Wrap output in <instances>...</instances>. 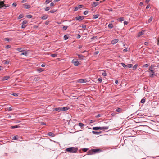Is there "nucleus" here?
I'll use <instances>...</instances> for the list:
<instances>
[{
    "label": "nucleus",
    "mask_w": 159,
    "mask_h": 159,
    "mask_svg": "<svg viewBox=\"0 0 159 159\" xmlns=\"http://www.w3.org/2000/svg\"><path fill=\"white\" fill-rule=\"evenodd\" d=\"M78 148L76 147H69L66 149V151L70 153H75L78 151Z\"/></svg>",
    "instance_id": "1"
},
{
    "label": "nucleus",
    "mask_w": 159,
    "mask_h": 159,
    "mask_svg": "<svg viewBox=\"0 0 159 159\" xmlns=\"http://www.w3.org/2000/svg\"><path fill=\"white\" fill-rule=\"evenodd\" d=\"M5 1H0V8H1L2 7H5L4 8H6V7H8L10 6L8 4H4Z\"/></svg>",
    "instance_id": "2"
},
{
    "label": "nucleus",
    "mask_w": 159,
    "mask_h": 159,
    "mask_svg": "<svg viewBox=\"0 0 159 159\" xmlns=\"http://www.w3.org/2000/svg\"><path fill=\"white\" fill-rule=\"evenodd\" d=\"M102 151V150L99 148L93 149V152L94 154L100 153Z\"/></svg>",
    "instance_id": "3"
},
{
    "label": "nucleus",
    "mask_w": 159,
    "mask_h": 159,
    "mask_svg": "<svg viewBox=\"0 0 159 159\" xmlns=\"http://www.w3.org/2000/svg\"><path fill=\"white\" fill-rule=\"evenodd\" d=\"M72 63L75 66H77L80 65V63L76 59H73L72 61Z\"/></svg>",
    "instance_id": "4"
},
{
    "label": "nucleus",
    "mask_w": 159,
    "mask_h": 159,
    "mask_svg": "<svg viewBox=\"0 0 159 159\" xmlns=\"http://www.w3.org/2000/svg\"><path fill=\"white\" fill-rule=\"evenodd\" d=\"M87 80L86 79H80L78 80V82L79 83H84L87 82Z\"/></svg>",
    "instance_id": "5"
},
{
    "label": "nucleus",
    "mask_w": 159,
    "mask_h": 159,
    "mask_svg": "<svg viewBox=\"0 0 159 159\" xmlns=\"http://www.w3.org/2000/svg\"><path fill=\"white\" fill-rule=\"evenodd\" d=\"M84 16H80L78 17H76L75 18V19L76 20H78L80 21H81L82 20L84 19Z\"/></svg>",
    "instance_id": "6"
},
{
    "label": "nucleus",
    "mask_w": 159,
    "mask_h": 159,
    "mask_svg": "<svg viewBox=\"0 0 159 159\" xmlns=\"http://www.w3.org/2000/svg\"><path fill=\"white\" fill-rule=\"evenodd\" d=\"M145 31V30H143L142 31L138 33V37H139L140 36L143 35L144 34V32Z\"/></svg>",
    "instance_id": "7"
},
{
    "label": "nucleus",
    "mask_w": 159,
    "mask_h": 159,
    "mask_svg": "<svg viewBox=\"0 0 159 159\" xmlns=\"http://www.w3.org/2000/svg\"><path fill=\"white\" fill-rule=\"evenodd\" d=\"M154 75H155V72L153 70H152L151 71H150V73H149V76H150V77H151V78H152L154 76Z\"/></svg>",
    "instance_id": "8"
},
{
    "label": "nucleus",
    "mask_w": 159,
    "mask_h": 159,
    "mask_svg": "<svg viewBox=\"0 0 159 159\" xmlns=\"http://www.w3.org/2000/svg\"><path fill=\"white\" fill-rule=\"evenodd\" d=\"M92 133L94 134L100 135L101 134V132L100 131L98 132V131H92Z\"/></svg>",
    "instance_id": "9"
},
{
    "label": "nucleus",
    "mask_w": 159,
    "mask_h": 159,
    "mask_svg": "<svg viewBox=\"0 0 159 159\" xmlns=\"http://www.w3.org/2000/svg\"><path fill=\"white\" fill-rule=\"evenodd\" d=\"M118 39H114L112 40L111 41V43L112 44H115L116 43H117L118 42Z\"/></svg>",
    "instance_id": "10"
},
{
    "label": "nucleus",
    "mask_w": 159,
    "mask_h": 159,
    "mask_svg": "<svg viewBox=\"0 0 159 159\" xmlns=\"http://www.w3.org/2000/svg\"><path fill=\"white\" fill-rule=\"evenodd\" d=\"M77 125H78L80 126L81 128V129H83V127L84 125L82 123H79L78 124H77ZM76 124L75 125L76 126Z\"/></svg>",
    "instance_id": "11"
},
{
    "label": "nucleus",
    "mask_w": 159,
    "mask_h": 159,
    "mask_svg": "<svg viewBox=\"0 0 159 159\" xmlns=\"http://www.w3.org/2000/svg\"><path fill=\"white\" fill-rule=\"evenodd\" d=\"M48 135L51 137H54L55 136V134L54 133L52 132L48 133Z\"/></svg>",
    "instance_id": "12"
},
{
    "label": "nucleus",
    "mask_w": 159,
    "mask_h": 159,
    "mask_svg": "<svg viewBox=\"0 0 159 159\" xmlns=\"http://www.w3.org/2000/svg\"><path fill=\"white\" fill-rule=\"evenodd\" d=\"M10 78V77L8 76H5L3 77L2 79V81H5L8 79Z\"/></svg>",
    "instance_id": "13"
},
{
    "label": "nucleus",
    "mask_w": 159,
    "mask_h": 159,
    "mask_svg": "<svg viewBox=\"0 0 159 159\" xmlns=\"http://www.w3.org/2000/svg\"><path fill=\"white\" fill-rule=\"evenodd\" d=\"M78 56V58L80 60H83L84 59V57H85V56L81 54H77Z\"/></svg>",
    "instance_id": "14"
},
{
    "label": "nucleus",
    "mask_w": 159,
    "mask_h": 159,
    "mask_svg": "<svg viewBox=\"0 0 159 159\" xmlns=\"http://www.w3.org/2000/svg\"><path fill=\"white\" fill-rule=\"evenodd\" d=\"M93 154H94V153H93V149L89 150L87 152L88 155H92Z\"/></svg>",
    "instance_id": "15"
},
{
    "label": "nucleus",
    "mask_w": 159,
    "mask_h": 159,
    "mask_svg": "<svg viewBox=\"0 0 159 159\" xmlns=\"http://www.w3.org/2000/svg\"><path fill=\"white\" fill-rule=\"evenodd\" d=\"M13 139H22L23 138L18 135H16L13 137Z\"/></svg>",
    "instance_id": "16"
},
{
    "label": "nucleus",
    "mask_w": 159,
    "mask_h": 159,
    "mask_svg": "<svg viewBox=\"0 0 159 159\" xmlns=\"http://www.w3.org/2000/svg\"><path fill=\"white\" fill-rule=\"evenodd\" d=\"M23 6L25 7V8L26 9H29L31 7V6L30 5L26 4H24Z\"/></svg>",
    "instance_id": "17"
},
{
    "label": "nucleus",
    "mask_w": 159,
    "mask_h": 159,
    "mask_svg": "<svg viewBox=\"0 0 159 159\" xmlns=\"http://www.w3.org/2000/svg\"><path fill=\"white\" fill-rule=\"evenodd\" d=\"M101 128L100 127H93V129L95 130H101Z\"/></svg>",
    "instance_id": "18"
},
{
    "label": "nucleus",
    "mask_w": 159,
    "mask_h": 159,
    "mask_svg": "<svg viewBox=\"0 0 159 159\" xmlns=\"http://www.w3.org/2000/svg\"><path fill=\"white\" fill-rule=\"evenodd\" d=\"M61 111V107H58L55 108L54 110L53 111Z\"/></svg>",
    "instance_id": "19"
},
{
    "label": "nucleus",
    "mask_w": 159,
    "mask_h": 159,
    "mask_svg": "<svg viewBox=\"0 0 159 159\" xmlns=\"http://www.w3.org/2000/svg\"><path fill=\"white\" fill-rule=\"evenodd\" d=\"M99 2H95L93 3L92 6L93 7H95L98 5L99 4Z\"/></svg>",
    "instance_id": "20"
},
{
    "label": "nucleus",
    "mask_w": 159,
    "mask_h": 159,
    "mask_svg": "<svg viewBox=\"0 0 159 159\" xmlns=\"http://www.w3.org/2000/svg\"><path fill=\"white\" fill-rule=\"evenodd\" d=\"M101 130H107L108 129V126L102 127H101Z\"/></svg>",
    "instance_id": "21"
},
{
    "label": "nucleus",
    "mask_w": 159,
    "mask_h": 159,
    "mask_svg": "<svg viewBox=\"0 0 159 159\" xmlns=\"http://www.w3.org/2000/svg\"><path fill=\"white\" fill-rule=\"evenodd\" d=\"M118 21L121 22L124 20V17H120L117 19Z\"/></svg>",
    "instance_id": "22"
},
{
    "label": "nucleus",
    "mask_w": 159,
    "mask_h": 159,
    "mask_svg": "<svg viewBox=\"0 0 159 159\" xmlns=\"http://www.w3.org/2000/svg\"><path fill=\"white\" fill-rule=\"evenodd\" d=\"M153 67L154 66L152 65L151 66L149 67V70H147V71L149 72V70L150 71L153 70L152 69L153 68Z\"/></svg>",
    "instance_id": "23"
},
{
    "label": "nucleus",
    "mask_w": 159,
    "mask_h": 159,
    "mask_svg": "<svg viewBox=\"0 0 159 159\" xmlns=\"http://www.w3.org/2000/svg\"><path fill=\"white\" fill-rule=\"evenodd\" d=\"M16 50L17 51L20 52H22L23 51V48H17Z\"/></svg>",
    "instance_id": "24"
},
{
    "label": "nucleus",
    "mask_w": 159,
    "mask_h": 159,
    "mask_svg": "<svg viewBox=\"0 0 159 159\" xmlns=\"http://www.w3.org/2000/svg\"><path fill=\"white\" fill-rule=\"evenodd\" d=\"M19 126L18 125H14V126H12L11 127V128L12 129L16 128H19Z\"/></svg>",
    "instance_id": "25"
},
{
    "label": "nucleus",
    "mask_w": 159,
    "mask_h": 159,
    "mask_svg": "<svg viewBox=\"0 0 159 159\" xmlns=\"http://www.w3.org/2000/svg\"><path fill=\"white\" fill-rule=\"evenodd\" d=\"M99 16V15L98 14L94 15L93 16V18L95 19H96L98 18Z\"/></svg>",
    "instance_id": "26"
},
{
    "label": "nucleus",
    "mask_w": 159,
    "mask_h": 159,
    "mask_svg": "<svg viewBox=\"0 0 159 159\" xmlns=\"http://www.w3.org/2000/svg\"><path fill=\"white\" fill-rule=\"evenodd\" d=\"M48 18L47 15H45L41 17V19L43 20H46Z\"/></svg>",
    "instance_id": "27"
},
{
    "label": "nucleus",
    "mask_w": 159,
    "mask_h": 159,
    "mask_svg": "<svg viewBox=\"0 0 159 159\" xmlns=\"http://www.w3.org/2000/svg\"><path fill=\"white\" fill-rule=\"evenodd\" d=\"M4 40L6 41H11V39L9 38H6L4 39Z\"/></svg>",
    "instance_id": "28"
},
{
    "label": "nucleus",
    "mask_w": 159,
    "mask_h": 159,
    "mask_svg": "<svg viewBox=\"0 0 159 159\" xmlns=\"http://www.w3.org/2000/svg\"><path fill=\"white\" fill-rule=\"evenodd\" d=\"M121 65L125 69L127 68V65H125V63H121Z\"/></svg>",
    "instance_id": "29"
},
{
    "label": "nucleus",
    "mask_w": 159,
    "mask_h": 159,
    "mask_svg": "<svg viewBox=\"0 0 159 159\" xmlns=\"http://www.w3.org/2000/svg\"><path fill=\"white\" fill-rule=\"evenodd\" d=\"M68 109V108L66 107H61V111H66Z\"/></svg>",
    "instance_id": "30"
},
{
    "label": "nucleus",
    "mask_w": 159,
    "mask_h": 159,
    "mask_svg": "<svg viewBox=\"0 0 159 159\" xmlns=\"http://www.w3.org/2000/svg\"><path fill=\"white\" fill-rule=\"evenodd\" d=\"M108 27L110 29H112L113 28V25L112 24L110 23L108 25Z\"/></svg>",
    "instance_id": "31"
},
{
    "label": "nucleus",
    "mask_w": 159,
    "mask_h": 159,
    "mask_svg": "<svg viewBox=\"0 0 159 159\" xmlns=\"http://www.w3.org/2000/svg\"><path fill=\"white\" fill-rule=\"evenodd\" d=\"M57 10H55V9H53L52 10L50 11L49 12H48V13H53L56 12Z\"/></svg>",
    "instance_id": "32"
},
{
    "label": "nucleus",
    "mask_w": 159,
    "mask_h": 159,
    "mask_svg": "<svg viewBox=\"0 0 159 159\" xmlns=\"http://www.w3.org/2000/svg\"><path fill=\"white\" fill-rule=\"evenodd\" d=\"M133 65L131 64H129L127 65V68H129L132 67Z\"/></svg>",
    "instance_id": "33"
},
{
    "label": "nucleus",
    "mask_w": 159,
    "mask_h": 159,
    "mask_svg": "<svg viewBox=\"0 0 159 159\" xmlns=\"http://www.w3.org/2000/svg\"><path fill=\"white\" fill-rule=\"evenodd\" d=\"M138 66V64H135V65L134 66H133V69L134 70H135L137 69V67Z\"/></svg>",
    "instance_id": "34"
},
{
    "label": "nucleus",
    "mask_w": 159,
    "mask_h": 159,
    "mask_svg": "<svg viewBox=\"0 0 159 159\" xmlns=\"http://www.w3.org/2000/svg\"><path fill=\"white\" fill-rule=\"evenodd\" d=\"M39 79L40 78L39 77H35L34 78V80L35 81H37L39 80Z\"/></svg>",
    "instance_id": "35"
},
{
    "label": "nucleus",
    "mask_w": 159,
    "mask_h": 159,
    "mask_svg": "<svg viewBox=\"0 0 159 159\" xmlns=\"http://www.w3.org/2000/svg\"><path fill=\"white\" fill-rule=\"evenodd\" d=\"M43 69L42 68H39L37 70V71L39 73L42 72L43 71Z\"/></svg>",
    "instance_id": "36"
},
{
    "label": "nucleus",
    "mask_w": 159,
    "mask_h": 159,
    "mask_svg": "<svg viewBox=\"0 0 159 159\" xmlns=\"http://www.w3.org/2000/svg\"><path fill=\"white\" fill-rule=\"evenodd\" d=\"M27 52L25 51V52H23V53H22L21 54V55H24L25 56H27Z\"/></svg>",
    "instance_id": "37"
},
{
    "label": "nucleus",
    "mask_w": 159,
    "mask_h": 159,
    "mask_svg": "<svg viewBox=\"0 0 159 159\" xmlns=\"http://www.w3.org/2000/svg\"><path fill=\"white\" fill-rule=\"evenodd\" d=\"M26 17L28 18H32V16L31 15H26Z\"/></svg>",
    "instance_id": "38"
},
{
    "label": "nucleus",
    "mask_w": 159,
    "mask_h": 159,
    "mask_svg": "<svg viewBox=\"0 0 159 159\" xmlns=\"http://www.w3.org/2000/svg\"><path fill=\"white\" fill-rule=\"evenodd\" d=\"M121 111L122 109L121 108H118L116 110V111L117 112H121Z\"/></svg>",
    "instance_id": "39"
},
{
    "label": "nucleus",
    "mask_w": 159,
    "mask_h": 159,
    "mask_svg": "<svg viewBox=\"0 0 159 159\" xmlns=\"http://www.w3.org/2000/svg\"><path fill=\"white\" fill-rule=\"evenodd\" d=\"M149 66V65L148 64H145L144 65H143V67H148Z\"/></svg>",
    "instance_id": "40"
},
{
    "label": "nucleus",
    "mask_w": 159,
    "mask_h": 159,
    "mask_svg": "<svg viewBox=\"0 0 159 159\" xmlns=\"http://www.w3.org/2000/svg\"><path fill=\"white\" fill-rule=\"evenodd\" d=\"M145 102V100L144 98H143L141 99L140 102L141 103H144Z\"/></svg>",
    "instance_id": "41"
},
{
    "label": "nucleus",
    "mask_w": 159,
    "mask_h": 159,
    "mask_svg": "<svg viewBox=\"0 0 159 159\" xmlns=\"http://www.w3.org/2000/svg\"><path fill=\"white\" fill-rule=\"evenodd\" d=\"M23 17V16L22 14H20L19 15L18 17V19H20Z\"/></svg>",
    "instance_id": "42"
},
{
    "label": "nucleus",
    "mask_w": 159,
    "mask_h": 159,
    "mask_svg": "<svg viewBox=\"0 0 159 159\" xmlns=\"http://www.w3.org/2000/svg\"><path fill=\"white\" fill-rule=\"evenodd\" d=\"M52 0H46L45 3L46 4H48Z\"/></svg>",
    "instance_id": "43"
},
{
    "label": "nucleus",
    "mask_w": 159,
    "mask_h": 159,
    "mask_svg": "<svg viewBox=\"0 0 159 159\" xmlns=\"http://www.w3.org/2000/svg\"><path fill=\"white\" fill-rule=\"evenodd\" d=\"M68 38V37L67 35H65L64 36V39L65 40H67Z\"/></svg>",
    "instance_id": "44"
},
{
    "label": "nucleus",
    "mask_w": 159,
    "mask_h": 159,
    "mask_svg": "<svg viewBox=\"0 0 159 159\" xmlns=\"http://www.w3.org/2000/svg\"><path fill=\"white\" fill-rule=\"evenodd\" d=\"M50 7H47L45 9V11H48L50 10Z\"/></svg>",
    "instance_id": "45"
},
{
    "label": "nucleus",
    "mask_w": 159,
    "mask_h": 159,
    "mask_svg": "<svg viewBox=\"0 0 159 159\" xmlns=\"http://www.w3.org/2000/svg\"><path fill=\"white\" fill-rule=\"evenodd\" d=\"M153 19V17L152 16L148 20V21L149 23H150L151 21H152Z\"/></svg>",
    "instance_id": "46"
},
{
    "label": "nucleus",
    "mask_w": 159,
    "mask_h": 159,
    "mask_svg": "<svg viewBox=\"0 0 159 159\" xmlns=\"http://www.w3.org/2000/svg\"><path fill=\"white\" fill-rule=\"evenodd\" d=\"M88 150V148H84L82 149V151L84 152H86Z\"/></svg>",
    "instance_id": "47"
},
{
    "label": "nucleus",
    "mask_w": 159,
    "mask_h": 159,
    "mask_svg": "<svg viewBox=\"0 0 159 159\" xmlns=\"http://www.w3.org/2000/svg\"><path fill=\"white\" fill-rule=\"evenodd\" d=\"M12 95L15 96V97H17L18 95V93H13L11 94Z\"/></svg>",
    "instance_id": "48"
},
{
    "label": "nucleus",
    "mask_w": 159,
    "mask_h": 159,
    "mask_svg": "<svg viewBox=\"0 0 159 159\" xmlns=\"http://www.w3.org/2000/svg\"><path fill=\"white\" fill-rule=\"evenodd\" d=\"M68 28V26H64L63 27V29L65 30H66Z\"/></svg>",
    "instance_id": "49"
},
{
    "label": "nucleus",
    "mask_w": 159,
    "mask_h": 159,
    "mask_svg": "<svg viewBox=\"0 0 159 159\" xmlns=\"http://www.w3.org/2000/svg\"><path fill=\"white\" fill-rule=\"evenodd\" d=\"M26 25L25 24H22V25L21 26V27L22 28H25L26 27Z\"/></svg>",
    "instance_id": "50"
},
{
    "label": "nucleus",
    "mask_w": 159,
    "mask_h": 159,
    "mask_svg": "<svg viewBox=\"0 0 159 159\" xmlns=\"http://www.w3.org/2000/svg\"><path fill=\"white\" fill-rule=\"evenodd\" d=\"M51 57H54L57 56V54H52L51 55Z\"/></svg>",
    "instance_id": "51"
},
{
    "label": "nucleus",
    "mask_w": 159,
    "mask_h": 159,
    "mask_svg": "<svg viewBox=\"0 0 159 159\" xmlns=\"http://www.w3.org/2000/svg\"><path fill=\"white\" fill-rule=\"evenodd\" d=\"M27 21L26 20H25L23 21L22 24H23L26 25V24H27Z\"/></svg>",
    "instance_id": "52"
},
{
    "label": "nucleus",
    "mask_w": 159,
    "mask_h": 159,
    "mask_svg": "<svg viewBox=\"0 0 159 159\" xmlns=\"http://www.w3.org/2000/svg\"><path fill=\"white\" fill-rule=\"evenodd\" d=\"M88 12L89 11H85L84 12V14L85 15H87L88 14Z\"/></svg>",
    "instance_id": "53"
},
{
    "label": "nucleus",
    "mask_w": 159,
    "mask_h": 159,
    "mask_svg": "<svg viewBox=\"0 0 159 159\" xmlns=\"http://www.w3.org/2000/svg\"><path fill=\"white\" fill-rule=\"evenodd\" d=\"M11 47V46L10 45H8L6 46L5 48H10Z\"/></svg>",
    "instance_id": "54"
},
{
    "label": "nucleus",
    "mask_w": 159,
    "mask_h": 159,
    "mask_svg": "<svg viewBox=\"0 0 159 159\" xmlns=\"http://www.w3.org/2000/svg\"><path fill=\"white\" fill-rule=\"evenodd\" d=\"M102 75L104 76H106L107 75V74L105 72H104L102 73Z\"/></svg>",
    "instance_id": "55"
},
{
    "label": "nucleus",
    "mask_w": 159,
    "mask_h": 159,
    "mask_svg": "<svg viewBox=\"0 0 159 159\" xmlns=\"http://www.w3.org/2000/svg\"><path fill=\"white\" fill-rule=\"evenodd\" d=\"M83 7V5H79V6L77 7L78 9L79 8H81Z\"/></svg>",
    "instance_id": "56"
},
{
    "label": "nucleus",
    "mask_w": 159,
    "mask_h": 159,
    "mask_svg": "<svg viewBox=\"0 0 159 159\" xmlns=\"http://www.w3.org/2000/svg\"><path fill=\"white\" fill-rule=\"evenodd\" d=\"M82 27L83 28L85 29L86 28V25H82Z\"/></svg>",
    "instance_id": "57"
},
{
    "label": "nucleus",
    "mask_w": 159,
    "mask_h": 159,
    "mask_svg": "<svg viewBox=\"0 0 159 159\" xmlns=\"http://www.w3.org/2000/svg\"><path fill=\"white\" fill-rule=\"evenodd\" d=\"M16 5L17 4L16 3H13L12 4V6L14 7H16Z\"/></svg>",
    "instance_id": "58"
},
{
    "label": "nucleus",
    "mask_w": 159,
    "mask_h": 159,
    "mask_svg": "<svg viewBox=\"0 0 159 159\" xmlns=\"http://www.w3.org/2000/svg\"><path fill=\"white\" fill-rule=\"evenodd\" d=\"M98 80L100 82H101L102 81V79L101 78H99L98 79Z\"/></svg>",
    "instance_id": "59"
},
{
    "label": "nucleus",
    "mask_w": 159,
    "mask_h": 159,
    "mask_svg": "<svg viewBox=\"0 0 159 159\" xmlns=\"http://www.w3.org/2000/svg\"><path fill=\"white\" fill-rule=\"evenodd\" d=\"M41 66L42 67H44L45 66V63H43L41 65Z\"/></svg>",
    "instance_id": "60"
},
{
    "label": "nucleus",
    "mask_w": 159,
    "mask_h": 159,
    "mask_svg": "<svg viewBox=\"0 0 159 159\" xmlns=\"http://www.w3.org/2000/svg\"><path fill=\"white\" fill-rule=\"evenodd\" d=\"M149 42H146L144 43V45H148L149 44Z\"/></svg>",
    "instance_id": "61"
},
{
    "label": "nucleus",
    "mask_w": 159,
    "mask_h": 159,
    "mask_svg": "<svg viewBox=\"0 0 159 159\" xmlns=\"http://www.w3.org/2000/svg\"><path fill=\"white\" fill-rule=\"evenodd\" d=\"M101 115H100V114H98V115H97L96 116V118H99V117H101Z\"/></svg>",
    "instance_id": "62"
},
{
    "label": "nucleus",
    "mask_w": 159,
    "mask_h": 159,
    "mask_svg": "<svg viewBox=\"0 0 159 159\" xmlns=\"http://www.w3.org/2000/svg\"><path fill=\"white\" fill-rule=\"evenodd\" d=\"M128 22L126 21H124V24L125 25H127L128 24Z\"/></svg>",
    "instance_id": "63"
},
{
    "label": "nucleus",
    "mask_w": 159,
    "mask_h": 159,
    "mask_svg": "<svg viewBox=\"0 0 159 159\" xmlns=\"http://www.w3.org/2000/svg\"><path fill=\"white\" fill-rule=\"evenodd\" d=\"M78 9V7H75V8L74 11H77Z\"/></svg>",
    "instance_id": "64"
}]
</instances>
